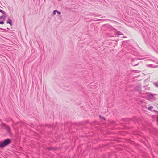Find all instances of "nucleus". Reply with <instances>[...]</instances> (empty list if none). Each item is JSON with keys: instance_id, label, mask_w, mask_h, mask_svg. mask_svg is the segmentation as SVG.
Listing matches in <instances>:
<instances>
[{"instance_id": "obj_1", "label": "nucleus", "mask_w": 158, "mask_h": 158, "mask_svg": "<svg viewBox=\"0 0 158 158\" xmlns=\"http://www.w3.org/2000/svg\"><path fill=\"white\" fill-rule=\"evenodd\" d=\"M11 142L10 139H4L3 141L0 142V148H2L10 144Z\"/></svg>"}, {"instance_id": "obj_2", "label": "nucleus", "mask_w": 158, "mask_h": 158, "mask_svg": "<svg viewBox=\"0 0 158 158\" xmlns=\"http://www.w3.org/2000/svg\"><path fill=\"white\" fill-rule=\"evenodd\" d=\"M6 23L7 24H9L11 26H12L13 25L12 20L9 18L8 19Z\"/></svg>"}, {"instance_id": "obj_3", "label": "nucleus", "mask_w": 158, "mask_h": 158, "mask_svg": "<svg viewBox=\"0 0 158 158\" xmlns=\"http://www.w3.org/2000/svg\"><path fill=\"white\" fill-rule=\"evenodd\" d=\"M8 125H7L6 124L2 123V124L1 125V126L2 128L4 129H5L7 127Z\"/></svg>"}, {"instance_id": "obj_4", "label": "nucleus", "mask_w": 158, "mask_h": 158, "mask_svg": "<svg viewBox=\"0 0 158 158\" xmlns=\"http://www.w3.org/2000/svg\"><path fill=\"white\" fill-rule=\"evenodd\" d=\"M5 130H6L9 133H10L11 132V131L10 127L8 126L6 128Z\"/></svg>"}, {"instance_id": "obj_5", "label": "nucleus", "mask_w": 158, "mask_h": 158, "mask_svg": "<svg viewBox=\"0 0 158 158\" xmlns=\"http://www.w3.org/2000/svg\"><path fill=\"white\" fill-rule=\"evenodd\" d=\"M57 149V148L56 147H49L47 149L48 150H56Z\"/></svg>"}, {"instance_id": "obj_6", "label": "nucleus", "mask_w": 158, "mask_h": 158, "mask_svg": "<svg viewBox=\"0 0 158 158\" xmlns=\"http://www.w3.org/2000/svg\"><path fill=\"white\" fill-rule=\"evenodd\" d=\"M116 33L118 35H123V34L121 32L118 31H117L116 32Z\"/></svg>"}, {"instance_id": "obj_7", "label": "nucleus", "mask_w": 158, "mask_h": 158, "mask_svg": "<svg viewBox=\"0 0 158 158\" xmlns=\"http://www.w3.org/2000/svg\"><path fill=\"white\" fill-rule=\"evenodd\" d=\"M6 18H5V17L3 15H1L0 17V20L3 19V20H4Z\"/></svg>"}, {"instance_id": "obj_8", "label": "nucleus", "mask_w": 158, "mask_h": 158, "mask_svg": "<svg viewBox=\"0 0 158 158\" xmlns=\"http://www.w3.org/2000/svg\"><path fill=\"white\" fill-rule=\"evenodd\" d=\"M3 14V15L5 17V18L6 19V18L8 16V15L7 13H6L5 12H4V13Z\"/></svg>"}, {"instance_id": "obj_9", "label": "nucleus", "mask_w": 158, "mask_h": 158, "mask_svg": "<svg viewBox=\"0 0 158 158\" xmlns=\"http://www.w3.org/2000/svg\"><path fill=\"white\" fill-rule=\"evenodd\" d=\"M154 84L155 86L158 87V82H154Z\"/></svg>"}, {"instance_id": "obj_10", "label": "nucleus", "mask_w": 158, "mask_h": 158, "mask_svg": "<svg viewBox=\"0 0 158 158\" xmlns=\"http://www.w3.org/2000/svg\"><path fill=\"white\" fill-rule=\"evenodd\" d=\"M155 95H156V94H151L150 95V96L149 97L151 98H154V96Z\"/></svg>"}, {"instance_id": "obj_11", "label": "nucleus", "mask_w": 158, "mask_h": 158, "mask_svg": "<svg viewBox=\"0 0 158 158\" xmlns=\"http://www.w3.org/2000/svg\"><path fill=\"white\" fill-rule=\"evenodd\" d=\"M153 108V106H151L148 107V109L150 110H151V109Z\"/></svg>"}, {"instance_id": "obj_12", "label": "nucleus", "mask_w": 158, "mask_h": 158, "mask_svg": "<svg viewBox=\"0 0 158 158\" xmlns=\"http://www.w3.org/2000/svg\"><path fill=\"white\" fill-rule=\"evenodd\" d=\"M131 64H132V65L133 66H137L138 65V64H139V63H137L136 64H133V62H132L131 63Z\"/></svg>"}, {"instance_id": "obj_13", "label": "nucleus", "mask_w": 158, "mask_h": 158, "mask_svg": "<svg viewBox=\"0 0 158 158\" xmlns=\"http://www.w3.org/2000/svg\"><path fill=\"white\" fill-rule=\"evenodd\" d=\"M57 11V10H54L53 11V15H55V14H56V12Z\"/></svg>"}, {"instance_id": "obj_14", "label": "nucleus", "mask_w": 158, "mask_h": 158, "mask_svg": "<svg viewBox=\"0 0 158 158\" xmlns=\"http://www.w3.org/2000/svg\"><path fill=\"white\" fill-rule=\"evenodd\" d=\"M100 118H101L102 119H104L105 120H106L104 117H102L101 116H100Z\"/></svg>"}, {"instance_id": "obj_15", "label": "nucleus", "mask_w": 158, "mask_h": 158, "mask_svg": "<svg viewBox=\"0 0 158 158\" xmlns=\"http://www.w3.org/2000/svg\"><path fill=\"white\" fill-rule=\"evenodd\" d=\"M0 12L3 14L4 13L5 11L0 9Z\"/></svg>"}, {"instance_id": "obj_16", "label": "nucleus", "mask_w": 158, "mask_h": 158, "mask_svg": "<svg viewBox=\"0 0 158 158\" xmlns=\"http://www.w3.org/2000/svg\"><path fill=\"white\" fill-rule=\"evenodd\" d=\"M4 22L3 21H0V24H4Z\"/></svg>"}, {"instance_id": "obj_17", "label": "nucleus", "mask_w": 158, "mask_h": 158, "mask_svg": "<svg viewBox=\"0 0 158 158\" xmlns=\"http://www.w3.org/2000/svg\"><path fill=\"white\" fill-rule=\"evenodd\" d=\"M91 15H94V16H95L96 17H97V16H99V15H95L94 14H92Z\"/></svg>"}, {"instance_id": "obj_18", "label": "nucleus", "mask_w": 158, "mask_h": 158, "mask_svg": "<svg viewBox=\"0 0 158 158\" xmlns=\"http://www.w3.org/2000/svg\"><path fill=\"white\" fill-rule=\"evenodd\" d=\"M56 12H57L58 13V14L59 15L60 14H61V12H59V11H58L57 10V11H56Z\"/></svg>"}, {"instance_id": "obj_19", "label": "nucleus", "mask_w": 158, "mask_h": 158, "mask_svg": "<svg viewBox=\"0 0 158 158\" xmlns=\"http://www.w3.org/2000/svg\"><path fill=\"white\" fill-rule=\"evenodd\" d=\"M153 111L154 112H156V113H158V111H157L155 110H153Z\"/></svg>"}, {"instance_id": "obj_20", "label": "nucleus", "mask_w": 158, "mask_h": 158, "mask_svg": "<svg viewBox=\"0 0 158 158\" xmlns=\"http://www.w3.org/2000/svg\"><path fill=\"white\" fill-rule=\"evenodd\" d=\"M0 29L2 30H5V31L6 30L2 28H0Z\"/></svg>"}, {"instance_id": "obj_21", "label": "nucleus", "mask_w": 158, "mask_h": 158, "mask_svg": "<svg viewBox=\"0 0 158 158\" xmlns=\"http://www.w3.org/2000/svg\"><path fill=\"white\" fill-rule=\"evenodd\" d=\"M7 29H10L8 28H7Z\"/></svg>"}]
</instances>
